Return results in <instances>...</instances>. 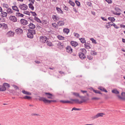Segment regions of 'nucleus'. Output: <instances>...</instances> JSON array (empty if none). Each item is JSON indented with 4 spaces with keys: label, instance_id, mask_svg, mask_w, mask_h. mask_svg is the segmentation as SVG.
Segmentation results:
<instances>
[{
    "label": "nucleus",
    "instance_id": "1",
    "mask_svg": "<svg viewBox=\"0 0 125 125\" xmlns=\"http://www.w3.org/2000/svg\"><path fill=\"white\" fill-rule=\"evenodd\" d=\"M27 34V36L28 38H32L33 37V35L36 33V32L34 30H30L29 31Z\"/></svg>",
    "mask_w": 125,
    "mask_h": 125
},
{
    "label": "nucleus",
    "instance_id": "2",
    "mask_svg": "<svg viewBox=\"0 0 125 125\" xmlns=\"http://www.w3.org/2000/svg\"><path fill=\"white\" fill-rule=\"evenodd\" d=\"M19 7L21 10H26L28 8V6L26 5L23 4H20Z\"/></svg>",
    "mask_w": 125,
    "mask_h": 125
},
{
    "label": "nucleus",
    "instance_id": "3",
    "mask_svg": "<svg viewBox=\"0 0 125 125\" xmlns=\"http://www.w3.org/2000/svg\"><path fill=\"white\" fill-rule=\"evenodd\" d=\"M40 100L43 101L44 103H50L51 102H53V100H49L43 97H41L40 99Z\"/></svg>",
    "mask_w": 125,
    "mask_h": 125
},
{
    "label": "nucleus",
    "instance_id": "4",
    "mask_svg": "<svg viewBox=\"0 0 125 125\" xmlns=\"http://www.w3.org/2000/svg\"><path fill=\"white\" fill-rule=\"evenodd\" d=\"M81 99L82 100V101H79V100L77 99H71V100L72 101H74L75 103H77L81 104L83 102H85L86 101V100L83 99L82 98Z\"/></svg>",
    "mask_w": 125,
    "mask_h": 125
},
{
    "label": "nucleus",
    "instance_id": "5",
    "mask_svg": "<svg viewBox=\"0 0 125 125\" xmlns=\"http://www.w3.org/2000/svg\"><path fill=\"white\" fill-rule=\"evenodd\" d=\"M104 115V114L103 113H99L97 114L96 115L93 116L92 118L93 119H94L99 117H103Z\"/></svg>",
    "mask_w": 125,
    "mask_h": 125
},
{
    "label": "nucleus",
    "instance_id": "6",
    "mask_svg": "<svg viewBox=\"0 0 125 125\" xmlns=\"http://www.w3.org/2000/svg\"><path fill=\"white\" fill-rule=\"evenodd\" d=\"M10 20L13 22H16L17 21V19L16 17L14 16L11 15L9 17Z\"/></svg>",
    "mask_w": 125,
    "mask_h": 125
},
{
    "label": "nucleus",
    "instance_id": "7",
    "mask_svg": "<svg viewBox=\"0 0 125 125\" xmlns=\"http://www.w3.org/2000/svg\"><path fill=\"white\" fill-rule=\"evenodd\" d=\"M47 40V38L45 36H42L40 37V41L42 42L45 43Z\"/></svg>",
    "mask_w": 125,
    "mask_h": 125
},
{
    "label": "nucleus",
    "instance_id": "8",
    "mask_svg": "<svg viewBox=\"0 0 125 125\" xmlns=\"http://www.w3.org/2000/svg\"><path fill=\"white\" fill-rule=\"evenodd\" d=\"M66 50L67 52L69 53H71L73 52L72 49L69 46H67L66 48Z\"/></svg>",
    "mask_w": 125,
    "mask_h": 125
},
{
    "label": "nucleus",
    "instance_id": "9",
    "mask_svg": "<svg viewBox=\"0 0 125 125\" xmlns=\"http://www.w3.org/2000/svg\"><path fill=\"white\" fill-rule=\"evenodd\" d=\"M20 22L21 24L24 25H26L28 23L27 21L24 19H21Z\"/></svg>",
    "mask_w": 125,
    "mask_h": 125
},
{
    "label": "nucleus",
    "instance_id": "10",
    "mask_svg": "<svg viewBox=\"0 0 125 125\" xmlns=\"http://www.w3.org/2000/svg\"><path fill=\"white\" fill-rule=\"evenodd\" d=\"M79 56L80 58L82 59H84L85 58V56L84 53L80 52L79 53Z\"/></svg>",
    "mask_w": 125,
    "mask_h": 125
},
{
    "label": "nucleus",
    "instance_id": "11",
    "mask_svg": "<svg viewBox=\"0 0 125 125\" xmlns=\"http://www.w3.org/2000/svg\"><path fill=\"white\" fill-rule=\"evenodd\" d=\"M52 18L55 21H58L60 19L59 17L56 15H53L52 16Z\"/></svg>",
    "mask_w": 125,
    "mask_h": 125
},
{
    "label": "nucleus",
    "instance_id": "12",
    "mask_svg": "<svg viewBox=\"0 0 125 125\" xmlns=\"http://www.w3.org/2000/svg\"><path fill=\"white\" fill-rule=\"evenodd\" d=\"M14 32L11 31H8L7 33V36H8L9 37L13 36L14 35Z\"/></svg>",
    "mask_w": 125,
    "mask_h": 125
},
{
    "label": "nucleus",
    "instance_id": "13",
    "mask_svg": "<svg viewBox=\"0 0 125 125\" xmlns=\"http://www.w3.org/2000/svg\"><path fill=\"white\" fill-rule=\"evenodd\" d=\"M15 32L17 34H20L22 33L23 31L22 29L18 28L15 30Z\"/></svg>",
    "mask_w": 125,
    "mask_h": 125
},
{
    "label": "nucleus",
    "instance_id": "14",
    "mask_svg": "<svg viewBox=\"0 0 125 125\" xmlns=\"http://www.w3.org/2000/svg\"><path fill=\"white\" fill-rule=\"evenodd\" d=\"M85 47L87 49H90L91 48V45L89 43H85L84 44Z\"/></svg>",
    "mask_w": 125,
    "mask_h": 125
},
{
    "label": "nucleus",
    "instance_id": "15",
    "mask_svg": "<svg viewBox=\"0 0 125 125\" xmlns=\"http://www.w3.org/2000/svg\"><path fill=\"white\" fill-rule=\"evenodd\" d=\"M72 93L73 95L76 97H79L81 98H82V96H81L78 93L75 92H72Z\"/></svg>",
    "mask_w": 125,
    "mask_h": 125
},
{
    "label": "nucleus",
    "instance_id": "16",
    "mask_svg": "<svg viewBox=\"0 0 125 125\" xmlns=\"http://www.w3.org/2000/svg\"><path fill=\"white\" fill-rule=\"evenodd\" d=\"M7 15V13L5 12L2 11L0 14L1 16L3 17H6Z\"/></svg>",
    "mask_w": 125,
    "mask_h": 125
},
{
    "label": "nucleus",
    "instance_id": "17",
    "mask_svg": "<svg viewBox=\"0 0 125 125\" xmlns=\"http://www.w3.org/2000/svg\"><path fill=\"white\" fill-rule=\"evenodd\" d=\"M58 47L60 49H62L63 48V44L60 42H59L57 44Z\"/></svg>",
    "mask_w": 125,
    "mask_h": 125
},
{
    "label": "nucleus",
    "instance_id": "18",
    "mask_svg": "<svg viewBox=\"0 0 125 125\" xmlns=\"http://www.w3.org/2000/svg\"><path fill=\"white\" fill-rule=\"evenodd\" d=\"M71 44L74 47H76L78 45V43L74 41H72L71 42Z\"/></svg>",
    "mask_w": 125,
    "mask_h": 125
},
{
    "label": "nucleus",
    "instance_id": "19",
    "mask_svg": "<svg viewBox=\"0 0 125 125\" xmlns=\"http://www.w3.org/2000/svg\"><path fill=\"white\" fill-rule=\"evenodd\" d=\"M46 94H47V96L48 99H52L53 95L49 93H45Z\"/></svg>",
    "mask_w": 125,
    "mask_h": 125
},
{
    "label": "nucleus",
    "instance_id": "20",
    "mask_svg": "<svg viewBox=\"0 0 125 125\" xmlns=\"http://www.w3.org/2000/svg\"><path fill=\"white\" fill-rule=\"evenodd\" d=\"M22 92L24 94L26 95H31V93L24 90H22Z\"/></svg>",
    "mask_w": 125,
    "mask_h": 125
},
{
    "label": "nucleus",
    "instance_id": "21",
    "mask_svg": "<svg viewBox=\"0 0 125 125\" xmlns=\"http://www.w3.org/2000/svg\"><path fill=\"white\" fill-rule=\"evenodd\" d=\"M6 89L5 87L3 85L0 86V91H4L6 90Z\"/></svg>",
    "mask_w": 125,
    "mask_h": 125
},
{
    "label": "nucleus",
    "instance_id": "22",
    "mask_svg": "<svg viewBox=\"0 0 125 125\" xmlns=\"http://www.w3.org/2000/svg\"><path fill=\"white\" fill-rule=\"evenodd\" d=\"M70 30L68 28H64L63 29V32L67 34L69 33Z\"/></svg>",
    "mask_w": 125,
    "mask_h": 125
},
{
    "label": "nucleus",
    "instance_id": "23",
    "mask_svg": "<svg viewBox=\"0 0 125 125\" xmlns=\"http://www.w3.org/2000/svg\"><path fill=\"white\" fill-rule=\"evenodd\" d=\"M6 11L7 13L8 14H11L13 13V10L10 8L7 9Z\"/></svg>",
    "mask_w": 125,
    "mask_h": 125
},
{
    "label": "nucleus",
    "instance_id": "24",
    "mask_svg": "<svg viewBox=\"0 0 125 125\" xmlns=\"http://www.w3.org/2000/svg\"><path fill=\"white\" fill-rule=\"evenodd\" d=\"M29 28L31 29H34L35 27V25L32 23H30L29 25Z\"/></svg>",
    "mask_w": 125,
    "mask_h": 125
},
{
    "label": "nucleus",
    "instance_id": "25",
    "mask_svg": "<svg viewBox=\"0 0 125 125\" xmlns=\"http://www.w3.org/2000/svg\"><path fill=\"white\" fill-rule=\"evenodd\" d=\"M57 24L60 26H62L64 24V22L62 21H59L57 23Z\"/></svg>",
    "mask_w": 125,
    "mask_h": 125
},
{
    "label": "nucleus",
    "instance_id": "26",
    "mask_svg": "<svg viewBox=\"0 0 125 125\" xmlns=\"http://www.w3.org/2000/svg\"><path fill=\"white\" fill-rule=\"evenodd\" d=\"M12 9L14 10H15L17 12L19 11V10L18 9V8L16 6H12Z\"/></svg>",
    "mask_w": 125,
    "mask_h": 125
},
{
    "label": "nucleus",
    "instance_id": "27",
    "mask_svg": "<svg viewBox=\"0 0 125 125\" xmlns=\"http://www.w3.org/2000/svg\"><path fill=\"white\" fill-rule=\"evenodd\" d=\"M56 9L58 13H60L61 14L63 13V12L60 8L57 7Z\"/></svg>",
    "mask_w": 125,
    "mask_h": 125
},
{
    "label": "nucleus",
    "instance_id": "28",
    "mask_svg": "<svg viewBox=\"0 0 125 125\" xmlns=\"http://www.w3.org/2000/svg\"><path fill=\"white\" fill-rule=\"evenodd\" d=\"M3 7L6 9H7L9 8V5L6 3H3L2 4Z\"/></svg>",
    "mask_w": 125,
    "mask_h": 125
},
{
    "label": "nucleus",
    "instance_id": "29",
    "mask_svg": "<svg viewBox=\"0 0 125 125\" xmlns=\"http://www.w3.org/2000/svg\"><path fill=\"white\" fill-rule=\"evenodd\" d=\"M60 102L63 103H70L71 102V101L68 100H60Z\"/></svg>",
    "mask_w": 125,
    "mask_h": 125
},
{
    "label": "nucleus",
    "instance_id": "30",
    "mask_svg": "<svg viewBox=\"0 0 125 125\" xmlns=\"http://www.w3.org/2000/svg\"><path fill=\"white\" fill-rule=\"evenodd\" d=\"M29 8L32 10H34V7L32 5V4L31 3H30L29 4Z\"/></svg>",
    "mask_w": 125,
    "mask_h": 125
},
{
    "label": "nucleus",
    "instance_id": "31",
    "mask_svg": "<svg viewBox=\"0 0 125 125\" xmlns=\"http://www.w3.org/2000/svg\"><path fill=\"white\" fill-rule=\"evenodd\" d=\"M57 37L59 40H63L64 39V37L60 35L57 36Z\"/></svg>",
    "mask_w": 125,
    "mask_h": 125
},
{
    "label": "nucleus",
    "instance_id": "32",
    "mask_svg": "<svg viewBox=\"0 0 125 125\" xmlns=\"http://www.w3.org/2000/svg\"><path fill=\"white\" fill-rule=\"evenodd\" d=\"M112 93L115 94H118L119 93V92L116 89H115L112 90Z\"/></svg>",
    "mask_w": 125,
    "mask_h": 125
},
{
    "label": "nucleus",
    "instance_id": "33",
    "mask_svg": "<svg viewBox=\"0 0 125 125\" xmlns=\"http://www.w3.org/2000/svg\"><path fill=\"white\" fill-rule=\"evenodd\" d=\"M16 14L17 16L18 17H23L24 16V15L21 14L19 12L16 13Z\"/></svg>",
    "mask_w": 125,
    "mask_h": 125
},
{
    "label": "nucleus",
    "instance_id": "34",
    "mask_svg": "<svg viewBox=\"0 0 125 125\" xmlns=\"http://www.w3.org/2000/svg\"><path fill=\"white\" fill-rule=\"evenodd\" d=\"M108 19L112 22L114 21L115 20V19L114 18L111 17H109Z\"/></svg>",
    "mask_w": 125,
    "mask_h": 125
},
{
    "label": "nucleus",
    "instance_id": "35",
    "mask_svg": "<svg viewBox=\"0 0 125 125\" xmlns=\"http://www.w3.org/2000/svg\"><path fill=\"white\" fill-rule=\"evenodd\" d=\"M2 26L3 29H6L7 28V25L5 23H3L2 24Z\"/></svg>",
    "mask_w": 125,
    "mask_h": 125
},
{
    "label": "nucleus",
    "instance_id": "36",
    "mask_svg": "<svg viewBox=\"0 0 125 125\" xmlns=\"http://www.w3.org/2000/svg\"><path fill=\"white\" fill-rule=\"evenodd\" d=\"M34 19L37 22L39 23H41V22L40 20L37 17H34Z\"/></svg>",
    "mask_w": 125,
    "mask_h": 125
},
{
    "label": "nucleus",
    "instance_id": "37",
    "mask_svg": "<svg viewBox=\"0 0 125 125\" xmlns=\"http://www.w3.org/2000/svg\"><path fill=\"white\" fill-rule=\"evenodd\" d=\"M80 50L83 53H86V52L85 49L84 48L81 49Z\"/></svg>",
    "mask_w": 125,
    "mask_h": 125
},
{
    "label": "nucleus",
    "instance_id": "38",
    "mask_svg": "<svg viewBox=\"0 0 125 125\" xmlns=\"http://www.w3.org/2000/svg\"><path fill=\"white\" fill-rule=\"evenodd\" d=\"M47 44L48 46H53V45L52 44V43L51 42L49 41L47 42Z\"/></svg>",
    "mask_w": 125,
    "mask_h": 125
},
{
    "label": "nucleus",
    "instance_id": "39",
    "mask_svg": "<svg viewBox=\"0 0 125 125\" xmlns=\"http://www.w3.org/2000/svg\"><path fill=\"white\" fill-rule=\"evenodd\" d=\"M52 26L54 28H57V25L56 23H52Z\"/></svg>",
    "mask_w": 125,
    "mask_h": 125
},
{
    "label": "nucleus",
    "instance_id": "40",
    "mask_svg": "<svg viewBox=\"0 0 125 125\" xmlns=\"http://www.w3.org/2000/svg\"><path fill=\"white\" fill-rule=\"evenodd\" d=\"M23 98L25 99H27L28 100H29L31 99V97L30 96H26Z\"/></svg>",
    "mask_w": 125,
    "mask_h": 125
},
{
    "label": "nucleus",
    "instance_id": "41",
    "mask_svg": "<svg viewBox=\"0 0 125 125\" xmlns=\"http://www.w3.org/2000/svg\"><path fill=\"white\" fill-rule=\"evenodd\" d=\"M69 3H70L71 5L73 6H74L75 5V4L71 0H69Z\"/></svg>",
    "mask_w": 125,
    "mask_h": 125
},
{
    "label": "nucleus",
    "instance_id": "42",
    "mask_svg": "<svg viewBox=\"0 0 125 125\" xmlns=\"http://www.w3.org/2000/svg\"><path fill=\"white\" fill-rule=\"evenodd\" d=\"M3 85L4 86H6L7 87V88H9L10 87V85L9 84L4 83H3Z\"/></svg>",
    "mask_w": 125,
    "mask_h": 125
},
{
    "label": "nucleus",
    "instance_id": "43",
    "mask_svg": "<svg viewBox=\"0 0 125 125\" xmlns=\"http://www.w3.org/2000/svg\"><path fill=\"white\" fill-rule=\"evenodd\" d=\"M11 85L14 87V89L15 90L19 89V88L18 86L16 85L13 84Z\"/></svg>",
    "mask_w": 125,
    "mask_h": 125
},
{
    "label": "nucleus",
    "instance_id": "44",
    "mask_svg": "<svg viewBox=\"0 0 125 125\" xmlns=\"http://www.w3.org/2000/svg\"><path fill=\"white\" fill-rule=\"evenodd\" d=\"M23 13L24 14L28 15L29 16L30 15V12L28 11H24L23 12Z\"/></svg>",
    "mask_w": 125,
    "mask_h": 125
},
{
    "label": "nucleus",
    "instance_id": "45",
    "mask_svg": "<svg viewBox=\"0 0 125 125\" xmlns=\"http://www.w3.org/2000/svg\"><path fill=\"white\" fill-rule=\"evenodd\" d=\"M90 40H91L92 41V42L94 43L95 44L97 42H96V40H95L93 38H90Z\"/></svg>",
    "mask_w": 125,
    "mask_h": 125
},
{
    "label": "nucleus",
    "instance_id": "46",
    "mask_svg": "<svg viewBox=\"0 0 125 125\" xmlns=\"http://www.w3.org/2000/svg\"><path fill=\"white\" fill-rule=\"evenodd\" d=\"M80 40L81 41V42L82 43H84L85 42V40L84 39L81 38L80 39Z\"/></svg>",
    "mask_w": 125,
    "mask_h": 125
},
{
    "label": "nucleus",
    "instance_id": "47",
    "mask_svg": "<svg viewBox=\"0 0 125 125\" xmlns=\"http://www.w3.org/2000/svg\"><path fill=\"white\" fill-rule=\"evenodd\" d=\"M122 95L123 97V99H125V93L123 92L121 94Z\"/></svg>",
    "mask_w": 125,
    "mask_h": 125
},
{
    "label": "nucleus",
    "instance_id": "48",
    "mask_svg": "<svg viewBox=\"0 0 125 125\" xmlns=\"http://www.w3.org/2000/svg\"><path fill=\"white\" fill-rule=\"evenodd\" d=\"M91 54L92 55H95L96 54V53L94 51H92L91 52Z\"/></svg>",
    "mask_w": 125,
    "mask_h": 125
},
{
    "label": "nucleus",
    "instance_id": "49",
    "mask_svg": "<svg viewBox=\"0 0 125 125\" xmlns=\"http://www.w3.org/2000/svg\"><path fill=\"white\" fill-rule=\"evenodd\" d=\"M75 3L77 4L78 6H80V3L78 1L76 0L75 1Z\"/></svg>",
    "mask_w": 125,
    "mask_h": 125
},
{
    "label": "nucleus",
    "instance_id": "50",
    "mask_svg": "<svg viewBox=\"0 0 125 125\" xmlns=\"http://www.w3.org/2000/svg\"><path fill=\"white\" fill-rule=\"evenodd\" d=\"M99 98H98L94 97L92 98L91 99L92 100H97L99 99Z\"/></svg>",
    "mask_w": 125,
    "mask_h": 125
},
{
    "label": "nucleus",
    "instance_id": "51",
    "mask_svg": "<svg viewBox=\"0 0 125 125\" xmlns=\"http://www.w3.org/2000/svg\"><path fill=\"white\" fill-rule=\"evenodd\" d=\"M93 92L96 93H99V94H101V93L100 92H99L98 91V90H93Z\"/></svg>",
    "mask_w": 125,
    "mask_h": 125
},
{
    "label": "nucleus",
    "instance_id": "52",
    "mask_svg": "<svg viewBox=\"0 0 125 125\" xmlns=\"http://www.w3.org/2000/svg\"><path fill=\"white\" fill-rule=\"evenodd\" d=\"M80 109L79 108H75V107H73V108L72 109V111H73V110H79Z\"/></svg>",
    "mask_w": 125,
    "mask_h": 125
},
{
    "label": "nucleus",
    "instance_id": "53",
    "mask_svg": "<svg viewBox=\"0 0 125 125\" xmlns=\"http://www.w3.org/2000/svg\"><path fill=\"white\" fill-rule=\"evenodd\" d=\"M110 23H109V26L110 25L111 26H112L113 25L114 26L115 25V24L114 23H113V22H110Z\"/></svg>",
    "mask_w": 125,
    "mask_h": 125
},
{
    "label": "nucleus",
    "instance_id": "54",
    "mask_svg": "<svg viewBox=\"0 0 125 125\" xmlns=\"http://www.w3.org/2000/svg\"><path fill=\"white\" fill-rule=\"evenodd\" d=\"M30 12L32 14V15L33 16H36L37 15L36 13L35 12L31 11Z\"/></svg>",
    "mask_w": 125,
    "mask_h": 125
},
{
    "label": "nucleus",
    "instance_id": "55",
    "mask_svg": "<svg viewBox=\"0 0 125 125\" xmlns=\"http://www.w3.org/2000/svg\"><path fill=\"white\" fill-rule=\"evenodd\" d=\"M105 1L109 3H111L112 2V1L111 0H105Z\"/></svg>",
    "mask_w": 125,
    "mask_h": 125
},
{
    "label": "nucleus",
    "instance_id": "56",
    "mask_svg": "<svg viewBox=\"0 0 125 125\" xmlns=\"http://www.w3.org/2000/svg\"><path fill=\"white\" fill-rule=\"evenodd\" d=\"M109 23H110L108 22L107 24L106 25V27L107 28H109L110 27V26L109 25Z\"/></svg>",
    "mask_w": 125,
    "mask_h": 125
},
{
    "label": "nucleus",
    "instance_id": "57",
    "mask_svg": "<svg viewBox=\"0 0 125 125\" xmlns=\"http://www.w3.org/2000/svg\"><path fill=\"white\" fill-rule=\"evenodd\" d=\"M32 115H34V116H39V114H32Z\"/></svg>",
    "mask_w": 125,
    "mask_h": 125
},
{
    "label": "nucleus",
    "instance_id": "58",
    "mask_svg": "<svg viewBox=\"0 0 125 125\" xmlns=\"http://www.w3.org/2000/svg\"><path fill=\"white\" fill-rule=\"evenodd\" d=\"M29 1L31 2L32 4H33L34 3V2L35 1L34 0H29Z\"/></svg>",
    "mask_w": 125,
    "mask_h": 125
},
{
    "label": "nucleus",
    "instance_id": "59",
    "mask_svg": "<svg viewBox=\"0 0 125 125\" xmlns=\"http://www.w3.org/2000/svg\"><path fill=\"white\" fill-rule=\"evenodd\" d=\"M74 36L76 37H78L79 36V35L77 33H74Z\"/></svg>",
    "mask_w": 125,
    "mask_h": 125
},
{
    "label": "nucleus",
    "instance_id": "60",
    "mask_svg": "<svg viewBox=\"0 0 125 125\" xmlns=\"http://www.w3.org/2000/svg\"><path fill=\"white\" fill-rule=\"evenodd\" d=\"M104 88L102 87H100L99 88V89H100V90L102 91H103L104 90Z\"/></svg>",
    "mask_w": 125,
    "mask_h": 125
},
{
    "label": "nucleus",
    "instance_id": "61",
    "mask_svg": "<svg viewBox=\"0 0 125 125\" xmlns=\"http://www.w3.org/2000/svg\"><path fill=\"white\" fill-rule=\"evenodd\" d=\"M117 96L119 99H123V97H122V96L121 97L119 95H118Z\"/></svg>",
    "mask_w": 125,
    "mask_h": 125
},
{
    "label": "nucleus",
    "instance_id": "62",
    "mask_svg": "<svg viewBox=\"0 0 125 125\" xmlns=\"http://www.w3.org/2000/svg\"><path fill=\"white\" fill-rule=\"evenodd\" d=\"M81 92H82L83 93H86L87 92V91H83V90H81Z\"/></svg>",
    "mask_w": 125,
    "mask_h": 125
},
{
    "label": "nucleus",
    "instance_id": "63",
    "mask_svg": "<svg viewBox=\"0 0 125 125\" xmlns=\"http://www.w3.org/2000/svg\"><path fill=\"white\" fill-rule=\"evenodd\" d=\"M35 62L37 63H40V62L39 61H35Z\"/></svg>",
    "mask_w": 125,
    "mask_h": 125
},
{
    "label": "nucleus",
    "instance_id": "64",
    "mask_svg": "<svg viewBox=\"0 0 125 125\" xmlns=\"http://www.w3.org/2000/svg\"><path fill=\"white\" fill-rule=\"evenodd\" d=\"M73 9L74 11H75V12H77V11L76 9H75V8H73Z\"/></svg>",
    "mask_w": 125,
    "mask_h": 125
}]
</instances>
